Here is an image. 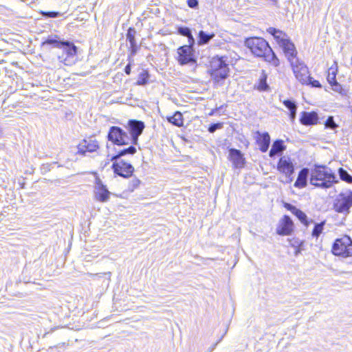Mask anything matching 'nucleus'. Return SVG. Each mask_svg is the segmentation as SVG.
I'll list each match as a JSON object with an SVG mask.
<instances>
[{
	"mask_svg": "<svg viewBox=\"0 0 352 352\" xmlns=\"http://www.w3.org/2000/svg\"><path fill=\"white\" fill-rule=\"evenodd\" d=\"M246 47L255 56L264 58L274 66L279 65V60L270 47L268 43L260 37H252L245 41Z\"/></svg>",
	"mask_w": 352,
	"mask_h": 352,
	"instance_id": "1",
	"label": "nucleus"
},
{
	"mask_svg": "<svg viewBox=\"0 0 352 352\" xmlns=\"http://www.w3.org/2000/svg\"><path fill=\"white\" fill-rule=\"evenodd\" d=\"M338 179L331 169L325 166H316L311 170V184L322 188H330Z\"/></svg>",
	"mask_w": 352,
	"mask_h": 352,
	"instance_id": "2",
	"label": "nucleus"
},
{
	"mask_svg": "<svg viewBox=\"0 0 352 352\" xmlns=\"http://www.w3.org/2000/svg\"><path fill=\"white\" fill-rule=\"evenodd\" d=\"M332 253L343 258L352 256V239L346 235L337 239L333 244Z\"/></svg>",
	"mask_w": 352,
	"mask_h": 352,
	"instance_id": "3",
	"label": "nucleus"
},
{
	"mask_svg": "<svg viewBox=\"0 0 352 352\" xmlns=\"http://www.w3.org/2000/svg\"><path fill=\"white\" fill-rule=\"evenodd\" d=\"M277 170L285 177V180H282V182L289 184L294 180V163L288 155H283L279 159Z\"/></svg>",
	"mask_w": 352,
	"mask_h": 352,
	"instance_id": "4",
	"label": "nucleus"
},
{
	"mask_svg": "<svg viewBox=\"0 0 352 352\" xmlns=\"http://www.w3.org/2000/svg\"><path fill=\"white\" fill-rule=\"evenodd\" d=\"M60 49L63 50V54L58 56L59 61L65 65H73L77 52L76 47L69 41H63Z\"/></svg>",
	"mask_w": 352,
	"mask_h": 352,
	"instance_id": "5",
	"label": "nucleus"
},
{
	"mask_svg": "<svg viewBox=\"0 0 352 352\" xmlns=\"http://www.w3.org/2000/svg\"><path fill=\"white\" fill-rule=\"evenodd\" d=\"M108 139L117 145H126L131 142L128 133L118 126H111L109 129Z\"/></svg>",
	"mask_w": 352,
	"mask_h": 352,
	"instance_id": "6",
	"label": "nucleus"
},
{
	"mask_svg": "<svg viewBox=\"0 0 352 352\" xmlns=\"http://www.w3.org/2000/svg\"><path fill=\"white\" fill-rule=\"evenodd\" d=\"M352 206V192L349 191L339 195L334 204V209L336 212L344 213L349 212Z\"/></svg>",
	"mask_w": 352,
	"mask_h": 352,
	"instance_id": "7",
	"label": "nucleus"
},
{
	"mask_svg": "<svg viewBox=\"0 0 352 352\" xmlns=\"http://www.w3.org/2000/svg\"><path fill=\"white\" fill-rule=\"evenodd\" d=\"M296 79L302 84L309 80V71L307 66L297 58L289 62Z\"/></svg>",
	"mask_w": 352,
	"mask_h": 352,
	"instance_id": "8",
	"label": "nucleus"
},
{
	"mask_svg": "<svg viewBox=\"0 0 352 352\" xmlns=\"http://www.w3.org/2000/svg\"><path fill=\"white\" fill-rule=\"evenodd\" d=\"M112 168L116 174L125 178L131 176L134 171L133 166L122 160H114Z\"/></svg>",
	"mask_w": 352,
	"mask_h": 352,
	"instance_id": "9",
	"label": "nucleus"
},
{
	"mask_svg": "<svg viewBox=\"0 0 352 352\" xmlns=\"http://www.w3.org/2000/svg\"><path fill=\"white\" fill-rule=\"evenodd\" d=\"M178 61L180 65H186L196 62L194 51L190 45H183L177 49Z\"/></svg>",
	"mask_w": 352,
	"mask_h": 352,
	"instance_id": "10",
	"label": "nucleus"
},
{
	"mask_svg": "<svg viewBox=\"0 0 352 352\" xmlns=\"http://www.w3.org/2000/svg\"><path fill=\"white\" fill-rule=\"evenodd\" d=\"M129 128L131 134V142L133 144H137L138 137L142 134L144 129V124L142 121L130 120L129 122Z\"/></svg>",
	"mask_w": 352,
	"mask_h": 352,
	"instance_id": "11",
	"label": "nucleus"
},
{
	"mask_svg": "<svg viewBox=\"0 0 352 352\" xmlns=\"http://www.w3.org/2000/svg\"><path fill=\"white\" fill-rule=\"evenodd\" d=\"M94 193L96 199L100 202H107L109 199L111 194L107 186L98 177L96 179Z\"/></svg>",
	"mask_w": 352,
	"mask_h": 352,
	"instance_id": "12",
	"label": "nucleus"
},
{
	"mask_svg": "<svg viewBox=\"0 0 352 352\" xmlns=\"http://www.w3.org/2000/svg\"><path fill=\"white\" fill-rule=\"evenodd\" d=\"M294 230V223L291 218L285 215L279 221L276 233L282 236L290 235Z\"/></svg>",
	"mask_w": 352,
	"mask_h": 352,
	"instance_id": "13",
	"label": "nucleus"
},
{
	"mask_svg": "<svg viewBox=\"0 0 352 352\" xmlns=\"http://www.w3.org/2000/svg\"><path fill=\"white\" fill-rule=\"evenodd\" d=\"M99 148L98 142L96 140L89 138L84 140L78 146V153L85 155L86 152L92 153L96 151Z\"/></svg>",
	"mask_w": 352,
	"mask_h": 352,
	"instance_id": "14",
	"label": "nucleus"
},
{
	"mask_svg": "<svg viewBox=\"0 0 352 352\" xmlns=\"http://www.w3.org/2000/svg\"><path fill=\"white\" fill-rule=\"evenodd\" d=\"M279 45L283 48L289 62L292 61V59H297L296 57L297 52L295 46L289 39H282L279 41Z\"/></svg>",
	"mask_w": 352,
	"mask_h": 352,
	"instance_id": "15",
	"label": "nucleus"
},
{
	"mask_svg": "<svg viewBox=\"0 0 352 352\" xmlns=\"http://www.w3.org/2000/svg\"><path fill=\"white\" fill-rule=\"evenodd\" d=\"M257 135L256 136V143L259 146L260 150L265 153L266 152L270 144V137L268 133H261L259 131H257L256 133Z\"/></svg>",
	"mask_w": 352,
	"mask_h": 352,
	"instance_id": "16",
	"label": "nucleus"
},
{
	"mask_svg": "<svg viewBox=\"0 0 352 352\" xmlns=\"http://www.w3.org/2000/svg\"><path fill=\"white\" fill-rule=\"evenodd\" d=\"M229 157L234 166L236 168H242L244 165V158L241 152L235 148L229 151Z\"/></svg>",
	"mask_w": 352,
	"mask_h": 352,
	"instance_id": "17",
	"label": "nucleus"
},
{
	"mask_svg": "<svg viewBox=\"0 0 352 352\" xmlns=\"http://www.w3.org/2000/svg\"><path fill=\"white\" fill-rule=\"evenodd\" d=\"M284 207L287 210H289L292 214H294L300 221L302 223H303L305 226L308 225L307 217L306 214L301 210L297 208L296 206L289 203H284Z\"/></svg>",
	"mask_w": 352,
	"mask_h": 352,
	"instance_id": "18",
	"label": "nucleus"
},
{
	"mask_svg": "<svg viewBox=\"0 0 352 352\" xmlns=\"http://www.w3.org/2000/svg\"><path fill=\"white\" fill-rule=\"evenodd\" d=\"M318 118L317 113L314 111H303L300 118V122L304 125H311L317 123Z\"/></svg>",
	"mask_w": 352,
	"mask_h": 352,
	"instance_id": "19",
	"label": "nucleus"
},
{
	"mask_svg": "<svg viewBox=\"0 0 352 352\" xmlns=\"http://www.w3.org/2000/svg\"><path fill=\"white\" fill-rule=\"evenodd\" d=\"M309 169L304 168L298 173L294 186L298 188H303L307 186Z\"/></svg>",
	"mask_w": 352,
	"mask_h": 352,
	"instance_id": "20",
	"label": "nucleus"
},
{
	"mask_svg": "<svg viewBox=\"0 0 352 352\" xmlns=\"http://www.w3.org/2000/svg\"><path fill=\"white\" fill-rule=\"evenodd\" d=\"M229 69L228 65H223L220 69L211 72L212 77L216 80L219 81L226 78L228 76Z\"/></svg>",
	"mask_w": 352,
	"mask_h": 352,
	"instance_id": "21",
	"label": "nucleus"
},
{
	"mask_svg": "<svg viewBox=\"0 0 352 352\" xmlns=\"http://www.w3.org/2000/svg\"><path fill=\"white\" fill-rule=\"evenodd\" d=\"M284 149L285 146L283 141L277 140L272 144V148L270 151V156L272 157L278 153L282 152Z\"/></svg>",
	"mask_w": 352,
	"mask_h": 352,
	"instance_id": "22",
	"label": "nucleus"
},
{
	"mask_svg": "<svg viewBox=\"0 0 352 352\" xmlns=\"http://www.w3.org/2000/svg\"><path fill=\"white\" fill-rule=\"evenodd\" d=\"M214 36V34H208L203 30H201L199 32L198 41L197 43L199 45H206L209 43V41L213 38Z\"/></svg>",
	"mask_w": 352,
	"mask_h": 352,
	"instance_id": "23",
	"label": "nucleus"
},
{
	"mask_svg": "<svg viewBox=\"0 0 352 352\" xmlns=\"http://www.w3.org/2000/svg\"><path fill=\"white\" fill-rule=\"evenodd\" d=\"M226 61L223 60V57H215L213 58L211 63V72H215L223 67V65H226Z\"/></svg>",
	"mask_w": 352,
	"mask_h": 352,
	"instance_id": "24",
	"label": "nucleus"
},
{
	"mask_svg": "<svg viewBox=\"0 0 352 352\" xmlns=\"http://www.w3.org/2000/svg\"><path fill=\"white\" fill-rule=\"evenodd\" d=\"M284 105L289 110L290 119L294 121L296 118L297 107L296 103L291 100H285L283 101Z\"/></svg>",
	"mask_w": 352,
	"mask_h": 352,
	"instance_id": "25",
	"label": "nucleus"
},
{
	"mask_svg": "<svg viewBox=\"0 0 352 352\" xmlns=\"http://www.w3.org/2000/svg\"><path fill=\"white\" fill-rule=\"evenodd\" d=\"M136 153V148L133 146H130L129 147L122 149L120 151L118 154L111 157V161L114 160H120L119 159L125 155L131 154L133 155Z\"/></svg>",
	"mask_w": 352,
	"mask_h": 352,
	"instance_id": "26",
	"label": "nucleus"
},
{
	"mask_svg": "<svg viewBox=\"0 0 352 352\" xmlns=\"http://www.w3.org/2000/svg\"><path fill=\"white\" fill-rule=\"evenodd\" d=\"M168 120L169 122L177 126H181L183 125L182 114L179 111L175 112L173 116L168 118Z\"/></svg>",
	"mask_w": 352,
	"mask_h": 352,
	"instance_id": "27",
	"label": "nucleus"
},
{
	"mask_svg": "<svg viewBox=\"0 0 352 352\" xmlns=\"http://www.w3.org/2000/svg\"><path fill=\"white\" fill-rule=\"evenodd\" d=\"M267 31L270 34L274 36L278 44L279 41L282 39H287V38H285L286 35L280 30H276L274 28H270Z\"/></svg>",
	"mask_w": 352,
	"mask_h": 352,
	"instance_id": "28",
	"label": "nucleus"
},
{
	"mask_svg": "<svg viewBox=\"0 0 352 352\" xmlns=\"http://www.w3.org/2000/svg\"><path fill=\"white\" fill-rule=\"evenodd\" d=\"M337 68L336 67H331L328 70L327 81L329 84L335 82L336 80Z\"/></svg>",
	"mask_w": 352,
	"mask_h": 352,
	"instance_id": "29",
	"label": "nucleus"
},
{
	"mask_svg": "<svg viewBox=\"0 0 352 352\" xmlns=\"http://www.w3.org/2000/svg\"><path fill=\"white\" fill-rule=\"evenodd\" d=\"M149 74L146 71H142L138 76L137 84L138 85H144L148 83Z\"/></svg>",
	"mask_w": 352,
	"mask_h": 352,
	"instance_id": "30",
	"label": "nucleus"
},
{
	"mask_svg": "<svg viewBox=\"0 0 352 352\" xmlns=\"http://www.w3.org/2000/svg\"><path fill=\"white\" fill-rule=\"evenodd\" d=\"M338 173L342 180L349 184H352V176L349 175L346 170L342 168H340L338 170Z\"/></svg>",
	"mask_w": 352,
	"mask_h": 352,
	"instance_id": "31",
	"label": "nucleus"
},
{
	"mask_svg": "<svg viewBox=\"0 0 352 352\" xmlns=\"http://www.w3.org/2000/svg\"><path fill=\"white\" fill-rule=\"evenodd\" d=\"M324 224L325 221H322L319 223L315 224L311 234L314 237L318 238L320 236V234L322 232Z\"/></svg>",
	"mask_w": 352,
	"mask_h": 352,
	"instance_id": "32",
	"label": "nucleus"
},
{
	"mask_svg": "<svg viewBox=\"0 0 352 352\" xmlns=\"http://www.w3.org/2000/svg\"><path fill=\"white\" fill-rule=\"evenodd\" d=\"M332 87V89L341 94L342 96H346L348 94V91L343 88L340 84H339L337 81L335 82L330 84Z\"/></svg>",
	"mask_w": 352,
	"mask_h": 352,
	"instance_id": "33",
	"label": "nucleus"
},
{
	"mask_svg": "<svg viewBox=\"0 0 352 352\" xmlns=\"http://www.w3.org/2000/svg\"><path fill=\"white\" fill-rule=\"evenodd\" d=\"M257 88L260 91H265L268 89V85L267 84V76L263 72L259 79Z\"/></svg>",
	"mask_w": 352,
	"mask_h": 352,
	"instance_id": "34",
	"label": "nucleus"
},
{
	"mask_svg": "<svg viewBox=\"0 0 352 352\" xmlns=\"http://www.w3.org/2000/svg\"><path fill=\"white\" fill-rule=\"evenodd\" d=\"M135 31L133 28H129L126 34V40L129 41L130 45H133L135 43Z\"/></svg>",
	"mask_w": 352,
	"mask_h": 352,
	"instance_id": "35",
	"label": "nucleus"
},
{
	"mask_svg": "<svg viewBox=\"0 0 352 352\" xmlns=\"http://www.w3.org/2000/svg\"><path fill=\"white\" fill-rule=\"evenodd\" d=\"M63 41H59L55 38H49L43 44L53 45L54 47L60 48Z\"/></svg>",
	"mask_w": 352,
	"mask_h": 352,
	"instance_id": "36",
	"label": "nucleus"
},
{
	"mask_svg": "<svg viewBox=\"0 0 352 352\" xmlns=\"http://www.w3.org/2000/svg\"><path fill=\"white\" fill-rule=\"evenodd\" d=\"M325 126L331 129H335L338 127V125L334 122L333 118L332 116H329L325 122Z\"/></svg>",
	"mask_w": 352,
	"mask_h": 352,
	"instance_id": "37",
	"label": "nucleus"
},
{
	"mask_svg": "<svg viewBox=\"0 0 352 352\" xmlns=\"http://www.w3.org/2000/svg\"><path fill=\"white\" fill-rule=\"evenodd\" d=\"M304 84L305 85H309L313 87H317L320 88L322 87L321 84L319 81L316 80H314L313 78H311L310 76H309V80Z\"/></svg>",
	"mask_w": 352,
	"mask_h": 352,
	"instance_id": "38",
	"label": "nucleus"
},
{
	"mask_svg": "<svg viewBox=\"0 0 352 352\" xmlns=\"http://www.w3.org/2000/svg\"><path fill=\"white\" fill-rule=\"evenodd\" d=\"M178 33L182 36H190L191 30L186 27H180L178 28Z\"/></svg>",
	"mask_w": 352,
	"mask_h": 352,
	"instance_id": "39",
	"label": "nucleus"
},
{
	"mask_svg": "<svg viewBox=\"0 0 352 352\" xmlns=\"http://www.w3.org/2000/svg\"><path fill=\"white\" fill-rule=\"evenodd\" d=\"M222 127V124L221 123H215V124H212L210 126V127L208 128V131L210 133H214V131H216L217 129H221Z\"/></svg>",
	"mask_w": 352,
	"mask_h": 352,
	"instance_id": "40",
	"label": "nucleus"
},
{
	"mask_svg": "<svg viewBox=\"0 0 352 352\" xmlns=\"http://www.w3.org/2000/svg\"><path fill=\"white\" fill-rule=\"evenodd\" d=\"M42 14L43 16L50 18H56L60 15L58 12H43Z\"/></svg>",
	"mask_w": 352,
	"mask_h": 352,
	"instance_id": "41",
	"label": "nucleus"
},
{
	"mask_svg": "<svg viewBox=\"0 0 352 352\" xmlns=\"http://www.w3.org/2000/svg\"><path fill=\"white\" fill-rule=\"evenodd\" d=\"M188 6L191 8H196L198 6V0H188Z\"/></svg>",
	"mask_w": 352,
	"mask_h": 352,
	"instance_id": "42",
	"label": "nucleus"
},
{
	"mask_svg": "<svg viewBox=\"0 0 352 352\" xmlns=\"http://www.w3.org/2000/svg\"><path fill=\"white\" fill-rule=\"evenodd\" d=\"M140 184V181L138 179H133L131 181V185L133 186V188H137Z\"/></svg>",
	"mask_w": 352,
	"mask_h": 352,
	"instance_id": "43",
	"label": "nucleus"
},
{
	"mask_svg": "<svg viewBox=\"0 0 352 352\" xmlns=\"http://www.w3.org/2000/svg\"><path fill=\"white\" fill-rule=\"evenodd\" d=\"M187 38L188 39V43H189L188 45H190L191 47L192 48V46H193V45L195 43V39H194L192 34H190V36H187Z\"/></svg>",
	"mask_w": 352,
	"mask_h": 352,
	"instance_id": "44",
	"label": "nucleus"
},
{
	"mask_svg": "<svg viewBox=\"0 0 352 352\" xmlns=\"http://www.w3.org/2000/svg\"><path fill=\"white\" fill-rule=\"evenodd\" d=\"M131 45V54L132 55L135 54L137 52V50H138V46H137L136 43H134L133 45Z\"/></svg>",
	"mask_w": 352,
	"mask_h": 352,
	"instance_id": "45",
	"label": "nucleus"
},
{
	"mask_svg": "<svg viewBox=\"0 0 352 352\" xmlns=\"http://www.w3.org/2000/svg\"><path fill=\"white\" fill-rule=\"evenodd\" d=\"M124 72L126 74L129 75L130 73H131V65L130 64H128L125 68H124Z\"/></svg>",
	"mask_w": 352,
	"mask_h": 352,
	"instance_id": "46",
	"label": "nucleus"
},
{
	"mask_svg": "<svg viewBox=\"0 0 352 352\" xmlns=\"http://www.w3.org/2000/svg\"><path fill=\"white\" fill-rule=\"evenodd\" d=\"M300 253V248H296V251L294 252L295 256H298Z\"/></svg>",
	"mask_w": 352,
	"mask_h": 352,
	"instance_id": "47",
	"label": "nucleus"
}]
</instances>
